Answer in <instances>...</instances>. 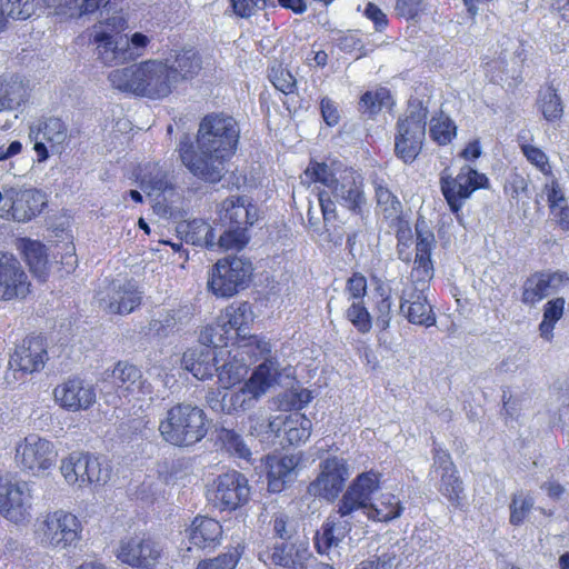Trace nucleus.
I'll use <instances>...</instances> for the list:
<instances>
[{
	"label": "nucleus",
	"instance_id": "nucleus-4",
	"mask_svg": "<svg viewBox=\"0 0 569 569\" xmlns=\"http://www.w3.org/2000/svg\"><path fill=\"white\" fill-rule=\"evenodd\" d=\"M82 530L81 520L63 509L46 512L34 525L38 543L54 551H69L74 548L82 538Z\"/></svg>",
	"mask_w": 569,
	"mask_h": 569
},
{
	"label": "nucleus",
	"instance_id": "nucleus-40",
	"mask_svg": "<svg viewBox=\"0 0 569 569\" xmlns=\"http://www.w3.org/2000/svg\"><path fill=\"white\" fill-rule=\"evenodd\" d=\"M29 97L28 87L20 80L0 81V112L17 110Z\"/></svg>",
	"mask_w": 569,
	"mask_h": 569
},
{
	"label": "nucleus",
	"instance_id": "nucleus-32",
	"mask_svg": "<svg viewBox=\"0 0 569 569\" xmlns=\"http://www.w3.org/2000/svg\"><path fill=\"white\" fill-rule=\"evenodd\" d=\"M264 466L269 491L281 492L295 480L298 459L295 456H267Z\"/></svg>",
	"mask_w": 569,
	"mask_h": 569
},
{
	"label": "nucleus",
	"instance_id": "nucleus-62",
	"mask_svg": "<svg viewBox=\"0 0 569 569\" xmlns=\"http://www.w3.org/2000/svg\"><path fill=\"white\" fill-rule=\"evenodd\" d=\"M306 178H309L312 181H317L323 184L326 190L330 189V184H333V181L337 180L336 177L329 169L326 163H311L305 170Z\"/></svg>",
	"mask_w": 569,
	"mask_h": 569
},
{
	"label": "nucleus",
	"instance_id": "nucleus-42",
	"mask_svg": "<svg viewBox=\"0 0 569 569\" xmlns=\"http://www.w3.org/2000/svg\"><path fill=\"white\" fill-rule=\"evenodd\" d=\"M259 400L260 397L257 391L246 381L244 385L237 390H227V413L231 415L238 411L250 410Z\"/></svg>",
	"mask_w": 569,
	"mask_h": 569
},
{
	"label": "nucleus",
	"instance_id": "nucleus-37",
	"mask_svg": "<svg viewBox=\"0 0 569 569\" xmlns=\"http://www.w3.org/2000/svg\"><path fill=\"white\" fill-rule=\"evenodd\" d=\"M319 204L323 219L322 232L319 231V236H323V240L335 244H340L345 237V230L341 226L336 223V206L332 200L329 199L328 191H319L318 193Z\"/></svg>",
	"mask_w": 569,
	"mask_h": 569
},
{
	"label": "nucleus",
	"instance_id": "nucleus-11",
	"mask_svg": "<svg viewBox=\"0 0 569 569\" xmlns=\"http://www.w3.org/2000/svg\"><path fill=\"white\" fill-rule=\"evenodd\" d=\"M32 490L26 481L0 477V515L8 521L28 522L32 511Z\"/></svg>",
	"mask_w": 569,
	"mask_h": 569
},
{
	"label": "nucleus",
	"instance_id": "nucleus-12",
	"mask_svg": "<svg viewBox=\"0 0 569 569\" xmlns=\"http://www.w3.org/2000/svg\"><path fill=\"white\" fill-rule=\"evenodd\" d=\"M208 498L220 510H236L250 499L249 481L238 471L222 473L213 480Z\"/></svg>",
	"mask_w": 569,
	"mask_h": 569
},
{
	"label": "nucleus",
	"instance_id": "nucleus-33",
	"mask_svg": "<svg viewBox=\"0 0 569 569\" xmlns=\"http://www.w3.org/2000/svg\"><path fill=\"white\" fill-rule=\"evenodd\" d=\"M217 355L213 349L204 347L190 348L183 352L181 367L198 380L213 377L217 370Z\"/></svg>",
	"mask_w": 569,
	"mask_h": 569
},
{
	"label": "nucleus",
	"instance_id": "nucleus-6",
	"mask_svg": "<svg viewBox=\"0 0 569 569\" xmlns=\"http://www.w3.org/2000/svg\"><path fill=\"white\" fill-rule=\"evenodd\" d=\"M427 117V108L417 101L409 104L405 117L398 121L395 149L405 162H412L421 151Z\"/></svg>",
	"mask_w": 569,
	"mask_h": 569
},
{
	"label": "nucleus",
	"instance_id": "nucleus-59",
	"mask_svg": "<svg viewBox=\"0 0 569 569\" xmlns=\"http://www.w3.org/2000/svg\"><path fill=\"white\" fill-rule=\"evenodd\" d=\"M8 18L26 20L36 11L34 0H0Z\"/></svg>",
	"mask_w": 569,
	"mask_h": 569
},
{
	"label": "nucleus",
	"instance_id": "nucleus-8",
	"mask_svg": "<svg viewBox=\"0 0 569 569\" xmlns=\"http://www.w3.org/2000/svg\"><path fill=\"white\" fill-rule=\"evenodd\" d=\"M48 360L47 343L41 336H31L22 340L10 356L6 373L8 383L22 380L27 375L43 369Z\"/></svg>",
	"mask_w": 569,
	"mask_h": 569
},
{
	"label": "nucleus",
	"instance_id": "nucleus-38",
	"mask_svg": "<svg viewBox=\"0 0 569 569\" xmlns=\"http://www.w3.org/2000/svg\"><path fill=\"white\" fill-rule=\"evenodd\" d=\"M219 318L230 332L234 331L237 338L244 339L247 329L253 321V312L248 302H242L238 306L231 305L227 307Z\"/></svg>",
	"mask_w": 569,
	"mask_h": 569
},
{
	"label": "nucleus",
	"instance_id": "nucleus-21",
	"mask_svg": "<svg viewBox=\"0 0 569 569\" xmlns=\"http://www.w3.org/2000/svg\"><path fill=\"white\" fill-rule=\"evenodd\" d=\"M53 398L61 408L78 412L92 407L97 401V393L91 383L80 378H72L53 389Z\"/></svg>",
	"mask_w": 569,
	"mask_h": 569
},
{
	"label": "nucleus",
	"instance_id": "nucleus-19",
	"mask_svg": "<svg viewBox=\"0 0 569 569\" xmlns=\"http://www.w3.org/2000/svg\"><path fill=\"white\" fill-rule=\"evenodd\" d=\"M382 475L375 470L359 473L349 485L339 502L346 511H353L363 518V510L380 488Z\"/></svg>",
	"mask_w": 569,
	"mask_h": 569
},
{
	"label": "nucleus",
	"instance_id": "nucleus-9",
	"mask_svg": "<svg viewBox=\"0 0 569 569\" xmlns=\"http://www.w3.org/2000/svg\"><path fill=\"white\" fill-rule=\"evenodd\" d=\"M58 452L54 445L36 433L28 435L16 445L17 466L38 476L54 466Z\"/></svg>",
	"mask_w": 569,
	"mask_h": 569
},
{
	"label": "nucleus",
	"instance_id": "nucleus-43",
	"mask_svg": "<svg viewBox=\"0 0 569 569\" xmlns=\"http://www.w3.org/2000/svg\"><path fill=\"white\" fill-rule=\"evenodd\" d=\"M140 187L148 194L164 191L169 187L167 170L158 163H148L142 170Z\"/></svg>",
	"mask_w": 569,
	"mask_h": 569
},
{
	"label": "nucleus",
	"instance_id": "nucleus-46",
	"mask_svg": "<svg viewBox=\"0 0 569 569\" xmlns=\"http://www.w3.org/2000/svg\"><path fill=\"white\" fill-rule=\"evenodd\" d=\"M23 253L31 272L39 278L43 277L48 264L46 247L39 241L27 240Z\"/></svg>",
	"mask_w": 569,
	"mask_h": 569
},
{
	"label": "nucleus",
	"instance_id": "nucleus-22",
	"mask_svg": "<svg viewBox=\"0 0 569 569\" xmlns=\"http://www.w3.org/2000/svg\"><path fill=\"white\" fill-rule=\"evenodd\" d=\"M111 377L118 392L123 397L138 401L153 400L151 383L142 378L141 371L134 365L118 362Z\"/></svg>",
	"mask_w": 569,
	"mask_h": 569
},
{
	"label": "nucleus",
	"instance_id": "nucleus-39",
	"mask_svg": "<svg viewBox=\"0 0 569 569\" xmlns=\"http://www.w3.org/2000/svg\"><path fill=\"white\" fill-rule=\"evenodd\" d=\"M279 363L271 359H267L253 370L247 382L253 390L257 391L258 396L261 398L272 388L279 385Z\"/></svg>",
	"mask_w": 569,
	"mask_h": 569
},
{
	"label": "nucleus",
	"instance_id": "nucleus-2",
	"mask_svg": "<svg viewBox=\"0 0 569 569\" xmlns=\"http://www.w3.org/2000/svg\"><path fill=\"white\" fill-rule=\"evenodd\" d=\"M170 59H147L114 69L108 74L111 87L118 91L149 99L167 98L174 89Z\"/></svg>",
	"mask_w": 569,
	"mask_h": 569
},
{
	"label": "nucleus",
	"instance_id": "nucleus-45",
	"mask_svg": "<svg viewBox=\"0 0 569 569\" xmlns=\"http://www.w3.org/2000/svg\"><path fill=\"white\" fill-rule=\"evenodd\" d=\"M535 507V498L529 491L520 490L511 496L509 503V522L520 526L528 518Z\"/></svg>",
	"mask_w": 569,
	"mask_h": 569
},
{
	"label": "nucleus",
	"instance_id": "nucleus-49",
	"mask_svg": "<svg viewBox=\"0 0 569 569\" xmlns=\"http://www.w3.org/2000/svg\"><path fill=\"white\" fill-rule=\"evenodd\" d=\"M242 343H239L233 350L237 357L247 359V362L257 360L270 352V343L256 336L240 338Z\"/></svg>",
	"mask_w": 569,
	"mask_h": 569
},
{
	"label": "nucleus",
	"instance_id": "nucleus-56",
	"mask_svg": "<svg viewBox=\"0 0 569 569\" xmlns=\"http://www.w3.org/2000/svg\"><path fill=\"white\" fill-rule=\"evenodd\" d=\"M519 139H523L520 142V149L528 162L535 166L542 174L552 176L548 156L538 147L528 143L525 137L519 136Z\"/></svg>",
	"mask_w": 569,
	"mask_h": 569
},
{
	"label": "nucleus",
	"instance_id": "nucleus-57",
	"mask_svg": "<svg viewBox=\"0 0 569 569\" xmlns=\"http://www.w3.org/2000/svg\"><path fill=\"white\" fill-rule=\"evenodd\" d=\"M249 241V237L247 234V229L243 227L234 228L229 227V230L224 231L220 237L216 244H218L221 249L229 251H240Z\"/></svg>",
	"mask_w": 569,
	"mask_h": 569
},
{
	"label": "nucleus",
	"instance_id": "nucleus-35",
	"mask_svg": "<svg viewBox=\"0 0 569 569\" xmlns=\"http://www.w3.org/2000/svg\"><path fill=\"white\" fill-rule=\"evenodd\" d=\"M167 59H170V71L173 72L176 88L181 81L194 78L202 67L200 56L191 49L174 51V54Z\"/></svg>",
	"mask_w": 569,
	"mask_h": 569
},
{
	"label": "nucleus",
	"instance_id": "nucleus-13",
	"mask_svg": "<svg viewBox=\"0 0 569 569\" xmlns=\"http://www.w3.org/2000/svg\"><path fill=\"white\" fill-rule=\"evenodd\" d=\"M143 292L133 281L113 280L99 288L96 295L99 308L110 315H129L142 301Z\"/></svg>",
	"mask_w": 569,
	"mask_h": 569
},
{
	"label": "nucleus",
	"instance_id": "nucleus-10",
	"mask_svg": "<svg viewBox=\"0 0 569 569\" xmlns=\"http://www.w3.org/2000/svg\"><path fill=\"white\" fill-rule=\"evenodd\" d=\"M44 204L43 194L36 189L3 186L0 191V217L18 222L31 220Z\"/></svg>",
	"mask_w": 569,
	"mask_h": 569
},
{
	"label": "nucleus",
	"instance_id": "nucleus-23",
	"mask_svg": "<svg viewBox=\"0 0 569 569\" xmlns=\"http://www.w3.org/2000/svg\"><path fill=\"white\" fill-rule=\"evenodd\" d=\"M29 137L34 142V151L38 161L42 162L48 159L49 152L44 142H48L51 149L60 147L69 137L66 123L56 117L40 120L30 126Z\"/></svg>",
	"mask_w": 569,
	"mask_h": 569
},
{
	"label": "nucleus",
	"instance_id": "nucleus-3",
	"mask_svg": "<svg viewBox=\"0 0 569 569\" xmlns=\"http://www.w3.org/2000/svg\"><path fill=\"white\" fill-rule=\"evenodd\" d=\"M161 438L176 447H189L202 440L208 432L204 411L192 403H177L169 408L158 427Z\"/></svg>",
	"mask_w": 569,
	"mask_h": 569
},
{
	"label": "nucleus",
	"instance_id": "nucleus-55",
	"mask_svg": "<svg viewBox=\"0 0 569 569\" xmlns=\"http://www.w3.org/2000/svg\"><path fill=\"white\" fill-rule=\"evenodd\" d=\"M429 133L433 141L440 146H445L456 136V126L448 117L440 116L432 118Z\"/></svg>",
	"mask_w": 569,
	"mask_h": 569
},
{
	"label": "nucleus",
	"instance_id": "nucleus-26",
	"mask_svg": "<svg viewBox=\"0 0 569 569\" xmlns=\"http://www.w3.org/2000/svg\"><path fill=\"white\" fill-rule=\"evenodd\" d=\"M566 284H569V277L565 272H535L522 284L521 301L530 307L536 306Z\"/></svg>",
	"mask_w": 569,
	"mask_h": 569
},
{
	"label": "nucleus",
	"instance_id": "nucleus-44",
	"mask_svg": "<svg viewBox=\"0 0 569 569\" xmlns=\"http://www.w3.org/2000/svg\"><path fill=\"white\" fill-rule=\"evenodd\" d=\"M312 422L305 415L292 412L287 416L284 435L291 445H298L309 439Z\"/></svg>",
	"mask_w": 569,
	"mask_h": 569
},
{
	"label": "nucleus",
	"instance_id": "nucleus-25",
	"mask_svg": "<svg viewBox=\"0 0 569 569\" xmlns=\"http://www.w3.org/2000/svg\"><path fill=\"white\" fill-rule=\"evenodd\" d=\"M321 191L329 192V199L335 203L338 202L351 211L360 212L361 207L366 202L362 190V180L359 174L352 170H345L340 173L330 189Z\"/></svg>",
	"mask_w": 569,
	"mask_h": 569
},
{
	"label": "nucleus",
	"instance_id": "nucleus-16",
	"mask_svg": "<svg viewBox=\"0 0 569 569\" xmlns=\"http://www.w3.org/2000/svg\"><path fill=\"white\" fill-rule=\"evenodd\" d=\"M163 553V546L151 537H132L121 540L117 558L126 565L140 569L154 568Z\"/></svg>",
	"mask_w": 569,
	"mask_h": 569
},
{
	"label": "nucleus",
	"instance_id": "nucleus-58",
	"mask_svg": "<svg viewBox=\"0 0 569 569\" xmlns=\"http://www.w3.org/2000/svg\"><path fill=\"white\" fill-rule=\"evenodd\" d=\"M347 319L361 332L367 333L371 329V316L362 301H353L346 311Z\"/></svg>",
	"mask_w": 569,
	"mask_h": 569
},
{
	"label": "nucleus",
	"instance_id": "nucleus-5",
	"mask_svg": "<svg viewBox=\"0 0 569 569\" xmlns=\"http://www.w3.org/2000/svg\"><path fill=\"white\" fill-rule=\"evenodd\" d=\"M252 264L240 257L219 259L208 272V290L218 298H231L249 286Z\"/></svg>",
	"mask_w": 569,
	"mask_h": 569
},
{
	"label": "nucleus",
	"instance_id": "nucleus-18",
	"mask_svg": "<svg viewBox=\"0 0 569 569\" xmlns=\"http://www.w3.org/2000/svg\"><path fill=\"white\" fill-rule=\"evenodd\" d=\"M319 476L308 486L309 495L333 500L341 492L349 477L348 466L343 459L331 457L320 465Z\"/></svg>",
	"mask_w": 569,
	"mask_h": 569
},
{
	"label": "nucleus",
	"instance_id": "nucleus-17",
	"mask_svg": "<svg viewBox=\"0 0 569 569\" xmlns=\"http://www.w3.org/2000/svg\"><path fill=\"white\" fill-rule=\"evenodd\" d=\"M355 523H363V518L353 511H346L339 502L337 511L329 516L321 531L316 535L317 550L329 555L343 541Z\"/></svg>",
	"mask_w": 569,
	"mask_h": 569
},
{
	"label": "nucleus",
	"instance_id": "nucleus-15",
	"mask_svg": "<svg viewBox=\"0 0 569 569\" xmlns=\"http://www.w3.org/2000/svg\"><path fill=\"white\" fill-rule=\"evenodd\" d=\"M487 182L488 178L470 166H463L455 178L445 173L440 177L441 191L453 212H458L463 202Z\"/></svg>",
	"mask_w": 569,
	"mask_h": 569
},
{
	"label": "nucleus",
	"instance_id": "nucleus-34",
	"mask_svg": "<svg viewBox=\"0 0 569 569\" xmlns=\"http://www.w3.org/2000/svg\"><path fill=\"white\" fill-rule=\"evenodd\" d=\"M405 510L399 497L391 492L381 493L367 505L363 510V521L373 520L388 522L399 518Z\"/></svg>",
	"mask_w": 569,
	"mask_h": 569
},
{
	"label": "nucleus",
	"instance_id": "nucleus-54",
	"mask_svg": "<svg viewBox=\"0 0 569 569\" xmlns=\"http://www.w3.org/2000/svg\"><path fill=\"white\" fill-rule=\"evenodd\" d=\"M219 438L228 452L240 459L250 461L251 450L239 433L230 429H222Z\"/></svg>",
	"mask_w": 569,
	"mask_h": 569
},
{
	"label": "nucleus",
	"instance_id": "nucleus-20",
	"mask_svg": "<svg viewBox=\"0 0 569 569\" xmlns=\"http://www.w3.org/2000/svg\"><path fill=\"white\" fill-rule=\"evenodd\" d=\"M30 292V281L20 262L0 251V300L23 299Z\"/></svg>",
	"mask_w": 569,
	"mask_h": 569
},
{
	"label": "nucleus",
	"instance_id": "nucleus-63",
	"mask_svg": "<svg viewBox=\"0 0 569 569\" xmlns=\"http://www.w3.org/2000/svg\"><path fill=\"white\" fill-rule=\"evenodd\" d=\"M151 38L141 33L134 32L130 37L127 36V44L129 48L130 61L137 60L144 56L147 47L150 44Z\"/></svg>",
	"mask_w": 569,
	"mask_h": 569
},
{
	"label": "nucleus",
	"instance_id": "nucleus-47",
	"mask_svg": "<svg viewBox=\"0 0 569 569\" xmlns=\"http://www.w3.org/2000/svg\"><path fill=\"white\" fill-rule=\"evenodd\" d=\"M375 312L377 325L386 330L389 328L392 317L391 290L387 286L379 283L375 289Z\"/></svg>",
	"mask_w": 569,
	"mask_h": 569
},
{
	"label": "nucleus",
	"instance_id": "nucleus-60",
	"mask_svg": "<svg viewBox=\"0 0 569 569\" xmlns=\"http://www.w3.org/2000/svg\"><path fill=\"white\" fill-rule=\"evenodd\" d=\"M390 103V93L386 88L366 92L360 99V109L370 114L377 113Z\"/></svg>",
	"mask_w": 569,
	"mask_h": 569
},
{
	"label": "nucleus",
	"instance_id": "nucleus-30",
	"mask_svg": "<svg viewBox=\"0 0 569 569\" xmlns=\"http://www.w3.org/2000/svg\"><path fill=\"white\" fill-rule=\"evenodd\" d=\"M311 555L302 543L282 541L260 555L266 563L283 568H303Z\"/></svg>",
	"mask_w": 569,
	"mask_h": 569
},
{
	"label": "nucleus",
	"instance_id": "nucleus-64",
	"mask_svg": "<svg viewBox=\"0 0 569 569\" xmlns=\"http://www.w3.org/2000/svg\"><path fill=\"white\" fill-rule=\"evenodd\" d=\"M236 14L242 18L253 16L266 7L267 0H230Z\"/></svg>",
	"mask_w": 569,
	"mask_h": 569
},
{
	"label": "nucleus",
	"instance_id": "nucleus-24",
	"mask_svg": "<svg viewBox=\"0 0 569 569\" xmlns=\"http://www.w3.org/2000/svg\"><path fill=\"white\" fill-rule=\"evenodd\" d=\"M431 472L440 475L438 490L453 506H460L463 498V483L458 475L450 455L441 449H436Z\"/></svg>",
	"mask_w": 569,
	"mask_h": 569
},
{
	"label": "nucleus",
	"instance_id": "nucleus-31",
	"mask_svg": "<svg viewBox=\"0 0 569 569\" xmlns=\"http://www.w3.org/2000/svg\"><path fill=\"white\" fill-rule=\"evenodd\" d=\"M188 540L197 549H211L220 545L223 529L213 518L198 516L186 530Z\"/></svg>",
	"mask_w": 569,
	"mask_h": 569
},
{
	"label": "nucleus",
	"instance_id": "nucleus-61",
	"mask_svg": "<svg viewBox=\"0 0 569 569\" xmlns=\"http://www.w3.org/2000/svg\"><path fill=\"white\" fill-rule=\"evenodd\" d=\"M239 562L236 551H228L199 561L197 569H234Z\"/></svg>",
	"mask_w": 569,
	"mask_h": 569
},
{
	"label": "nucleus",
	"instance_id": "nucleus-29",
	"mask_svg": "<svg viewBox=\"0 0 569 569\" xmlns=\"http://www.w3.org/2000/svg\"><path fill=\"white\" fill-rule=\"evenodd\" d=\"M416 232V258L410 279L431 280L433 277L431 251L436 244L435 234L426 228L425 222H417Z\"/></svg>",
	"mask_w": 569,
	"mask_h": 569
},
{
	"label": "nucleus",
	"instance_id": "nucleus-41",
	"mask_svg": "<svg viewBox=\"0 0 569 569\" xmlns=\"http://www.w3.org/2000/svg\"><path fill=\"white\" fill-rule=\"evenodd\" d=\"M249 363L247 359L237 357L233 351L232 357L221 367H217L219 383L223 389H230L232 386L239 383L248 373Z\"/></svg>",
	"mask_w": 569,
	"mask_h": 569
},
{
	"label": "nucleus",
	"instance_id": "nucleus-52",
	"mask_svg": "<svg viewBox=\"0 0 569 569\" xmlns=\"http://www.w3.org/2000/svg\"><path fill=\"white\" fill-rule=\"evenodd\" d=\"M230 333L229 329L224 327L218 317L213 323L206 326L201 330L199 340L206 346L204 348H209L210 346L218 348L227 345Z\"/></svg>",
	"mask_w": 569,
	"mask_h": 569
},
{
	"label": "nucleus",
	"instance_id": "nucleus-53",
	"mask_svg": "<svg viewBox=\"0 0 569 569\" xmlns=\"http://www.w3.org/2000/svg\"><path fill=\"white\" fill-rule=\"evenodd\" d=\"M377 206L387 219H396L401 213V203L397 197L382 184L376 186Z\"/></svg>",
	"mask_w": 569,
	"mask_h": 569
},
{
	"label": "nucleus",
	"instance_id": "nucleus-27",
	"mask_svg": "<svg viewBox=\"0 0 569 569\" xmlns=\"http://www.w3.org/2000/svg\"><path fill=\"white\" fill-rule=\"evenodd\" d=\"M92 39L98 60L104 66H117L130 61L127 36L113 34L102 27H93Z\"/></svg>",
	"mask_w": 569,
	"mask_h": 569
},
{
	"label": "nucleus",
	"instance_id": "nucleus-50",
	"mask_svg": "<svg viewBox=\"0 0 569 569\" xmlns=\"http://www.w3.org/2000/svg\"><path fill=\"white\" fill-rule=\"evenodd\" d=\"M128 26V20L122 9H117L114 2H107L101 11V20L96 27H102L113 34H120Z\"/></svg>",
	"mask_w": 569,
	"mask_h": 569
},
{
	"label": "nucleus",
	"instance_id": "nucleus-51",
	"mask_svg": "<svg viewBox=\"0 0 569 569\" xmlns=\"http://www.w3.org/2000/svg\"><path fill=\"white\" fill-rule=\"evenodd\" d=\"M187 241L196 246L213 248L216 246L213 228L203 220L194 219L188 223Z\"/></svg>",
	"mask_w": 569,
	"mask_h": 569
},
{
	"label": "nucleus",
	"instance_id": "nucleus-48",
	"mask_svg": "<svg viewBox=\"0 0 569 569\" xmlns=\"http://www.w3.org/2000/svg\"><path fill=\"white\" fill-rule=\"evenodd\" d=\"M538 104L546 120L555 121L562 117V102L553 87L549 86L540 91Z\"/></svg>",
	"mask_w": 569,
	"mask_h": 569
},
{
	"label": "nucleus",
	"instance_id": "nucleus-28",
	"mask_svg": "<svg viewBox=\"0 0 569 569\" xmlns=\"http://www.w3.org/2000/svg\"><path fill=\"white\" fill-rule=\"evenodd\" d=\"M220 220L229 227L247 229L258 220V209L246 196H231L218 204Z\"/></svg>",
	"mask_w": 569,
	"mask_h": 569
},
{
	"label": "nucleus",
	"instance_id": "nucleus-1",
	"mask_svg": "<svg viewBox=\"0 0 569 569\" xmlns=\"http://www.w3.org/2000/svg\"><path fill=\"white\" fill-rule=\"evenodd\" d=\"M239 138L240 128L232 117L209 113L199 123L196 148L190 138L184 136L179 142V156L194 177L208 183H217L227 171V162L236 153Z\"/></svg>",
	"mask_w": 569,
	"mask_h": 569
},
{
	"label": "nucleus",
	"instance_id": "nucleus-36",
	"mask_svg": "<svg viewBox=\"0 0 569 569\" xmlns=\"http://www.w3.org/2000/svg\"><path fill=\"white\" fill-rule=\"evenodd\" d=\"M192 313V307L188 305L174 310H164L159 313L158 318L150 321V330L159 337H166L187 325Z\"/></svg>",
	"mask_w": 569,
	"mask_h": 569
},
{
	"label": "nucleus",
	"instance_id": "nucleus-14",
	"mask_svg": "<svg viewBox=\"0 0 569 569\" xmlns=\"http://www.w3.org/2000/svg\"><path fill=\"white\" fill-rule=\"evenodd\" d=\"M430 280L410 279L400 296V313L412 325L431 327L437 317L427 299L426 290Z\"/></svg>",
	"mask_w": 569,
	"mask_h": 569
},
{
	"label": "nucleus",
	"instance_id": "nucleus-7",
	"mask_svg": "<svg viewBox=\"0 0 569 569\" xmlns=\"http://www.w3.org/2000/svg\"><path fill=\"white\" fill-rule=\"evenodd\" d=\"M60 471L66 482L79 489L108 481L110 471L99 459L88 452L73 451L61 460Z\"/></svg>",
	"mask_w": 569,
	"mask_h": 569
}]
</instances>
